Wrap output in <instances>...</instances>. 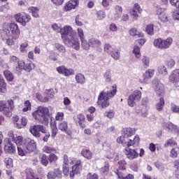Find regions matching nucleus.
I'll return each instance as SVG.
<instances>
[{
  "mask_svg": "<svg viewBox=\"0 0 179 179\" xmlns=\"http://www.w3.org/2000/svg\"><path fill=\"white\" fill-rule=\"evenodd\" d=\"M3 33L6 36V37H8V38H6V44L8 45H13V44H15V41H13V40L19 38L20 29H19L17 24L8 23L4 24Z\"/></svg>",
  "mask_w": 179,
  "mask_h": 179,
  "instance_id": "obj_1",
  "label": "nucleus"
},
{
  "mask_svg": "<svg viewBox=\"0 0 179 179\" xmlns=\"http://www.w3.org/2000/svg\"><path fill=\"white\" fill-rule=\"evenodd\" d=\"M60 34L64 44L69 43L70 45H80V43L78 39L75 38V33H73L71 26L66 25L60 29Z\"/></svg>",
  "mask_w": 179,
  "mask_h": 179,
  "instance_id": "obj_2",
  "label": "nucleus"
},
{
  "mask_svg": "<svg viewBox=\"0 0 179 179\" xmlns=\"http://www.w3.org/2000/svg\"><path fill=\"white\" fill-rule=\"evenodd\" d=\"M115 94H117V86L115 85L112 86V89L108 92H101L98 96V106H101L102 108H107L110 106L108 100L114 97Z\"/></svg>",
  "mask_w": 179,
  "mask_h": 179,
  "instance_id": "obj_3",
  "label": "nucleus"
},
{
  "mask_svg": "<svg viewBox=\"0 0 179 179\" xmlns=\"http://www.w3.org/2000/svg\"><path fill=\"white\" fill-rule=\"evenodd\" d=\"M32 117L40 124L48 125L50 110L47 107L38 106L37 110L32 113Z\"/></svg>",
  "mask_w": 179,
  "mask_h": 179,
  "instance_id": "obj_4",
  "label": "nucleus"
},
{
  "mask_svg": "<svg viewBox=\"0 0 179 179\" xmlns=\"http://www.w3.org/2000/svg\"><path fill=\"white\" fill-rule=\"evenodd\" d=\"M37 146V143L34 140L27 138H25L23 141V143L21 146L17 147V153L18 156H26L29 153H31V152H34L36 150V148Z\"/></svg>",
  "mask_w": 179,
  "mask_h": 179,
  "instance_id": "obj_5",
  "label": "nucleus"
},
{
  "mask_svg": "<svg viewBox=\"0 0 179 179\" xmlns=\"http://www.w3.org/2000/svg\"><path fill=\"white\" fill-rule=\"evenodd\" d=\"M117 143H121L123 146L127 148H138L141 138L138 135H136L134 138H125L124 136H120L117 138Z\"/></svg>",
  "mask_w": 179,
  "mask_h": 179,
  "instance_id": "obj_6",
  "label": "nucleus"
},
{
  "mask_svg": "<svg viewBox=\"0 0 179 179\" xmlns=\"http://www.w3.org/2000/svg\"><path fill=\"white\" fill-rule=\"evenodd\" d=\"M15 108V102L13 100L8 99L7 101H0V112L2 113L5 117H10L12 115V112Z\"/></svg>",
  "mask_w": 179,
  "mask_h": 179,
  "instance_id": "obj_7",
  "label": "nucleus"
},
{
  "mask_svg": "<svg viewBox=\"0 0 179 179\" xmlns=\"http://www.w3.org/2000/svg\"><path fill=\"white\" fill-rule=\"evenodd\" d=\"M70 164L72 166L71 171V178L75 177V174L80 173L82 171V162L76 158H71L70 160Z\"/></svg>",
  "mask_w": 179,
  "mask_h": 179,
  "instance_id": "obj_8",
  "label": "nucleus"
},
{
  "mask_svg": "<svg viewBox=\"0 0 179 179\" xmlns=\"http://www.w3.org/2000/svg\"><path fill=\"white\" fill-rule=\"evenodd\" d=\"M141 99H142V92L136 90L129 96L127 104L129 107H135L136 106V101H141Z\"/></svg>",
  "mask_w": 179,
  "mask_h": 179,
  "instance_id": "obj_9",
  "label": "nucleus"
},
{
  "mask_svg": "<svg viewBox=\"0 0 179 179\" xmlns=\"http://www.w3.org/2000/svg\"><path fill=\"white\" fill-rule=\"evenodd\" d=\"M29 132L35 136V138H40L42 134H47V129L43 125L36 124L34 126H31L29 128Z\"/></svg>",
  "mask_w": 179,
  "mask_h": 179,
  "instance_id": "obj_10",
  "label": "nucleus"
},
{
  "mask_svg": "<svg viewBox=\"0 0 179 179\" xmlns=\"http://www.w3.org/2000/svg\"><path fill=\"white\" fill-rule=\"evenodd\" d=\"M152 87L159 97H164V85L159 80L152 81Z\"/></svg>",
  "mask_w": 179,
  "mask_h": 179,
  "instance_id": "obj_11",
  "label": "nucleus"
},
{
  "mask_svg": "<svg viewBox=\"0 0 179 179\" xmlns=\"http://www.w3.org/2000/svg\"><path fill=\"white\" fill-rule=\"evenodd\" d=\"M8 138L10 141L14 142V143L17 145V148L22 146V145H23V142H24V140H23V136L13 134V131H8Z\"/></svg>",
  "mask_w": 179,
  "mask_h": 179,
  "instance_id": "obj_12",
  "label": "nucleus"
},
{
  "mask_svg": "<svg viewBox=\"0 0 179 179\" xmlns=\"http://www.w3.org/2000/svg\"><path fill=\"white\" fill-rule=\"evenodd\" d=\"M4 152L8 155H15L16 153V146L12 143L8 138L4 139Z\"/></svg>",
  "mask_w": 179,
  "mask_h": 179,
  "instance_id": "obj_13",
  "label": "nucleus"
},
{
  "mask_svg": "<svg viewBox=\"0 0 179 179\" xmlns=\"http://www.w3.org/2000/svg\"><path fill=\"white\" fill-rule=\"evenodd\" d=\"M15 20L22 26H26L30 20H31V16L26 13H18L15 15Z\"/></svg>",
  "mask_w": 179,
  "mask_h": 179,
  "instance_id": "obj_14",
  "label": "nucleus"
},
{
  "mask_svg": "<svg viewBox=\"0 0 179 179\" xmlns=\"http://www.w3.org/2000/svg\"><path fill=\"white\" fill-rule=\"evenodd\" d=\"M149 101V99L148 98H143V104L141 106V107H136V113L137 114L141 113V116L143 117H148V105H146V103Z\"/></svg>",
  "mask_w": 179,
  "mask_h": 179,
  "instance_id": "obj_15",
  "label": "nucleus"
},
{
  "mask_svg": "<svg viewBox=\"0 0 179 179\" xmlns=\"http://www.w3.org/2000/svg\"><path fill=\"white\" fill-rule=\"evenodd\" d=\"M169 83L175 86L179 83V69L173 70L169 76Z\"/></svg>",
  "mask_w": 179,
  "mask_h": 179,
  "instance_id": "obj_16",
  "label": "nucleus"
},
{
  "mask_svg": "<svg viewBox=\"0 0 179 179\" xmlns=\"http://www.w3.org/2000/svg\"><path fill=\"white\" fill-rule=\"evenodd\" d=\"M155 75V69H149L143 74V80H140V83H145L148 85L150 82V79Z\"/></svg>",
  "mask_w": 179,
  "mask_h": 179,
  "instance_id": "obj_17",
  "label": "nucleus"
},
{
  "mask_svg": "<svg viewBox=\"0 0 179 179\" xmlns=\"http://www.w3.org/2000/svg\"><path fill=\"white\" fill-rule=\"evenodd\" d=\"M156 13L158 16V19H159L161 22H167L169 20V17L167 13H166V8L157 7L156 8Z\"/></svg>",
  "mask_w": 179,
  "mask_h": 179,
  "instance_id": "obj_18",
  "label": "nucleus"
},
{
  "mask_svg": "<svg viewBox=\"0 0 179 179\" xmlns=\"http://www.w3.org/2000/svg\"><path fill=\"white\" fill-rule=\"evenodd\" d=\"M129 13L134 20H138V17H139L138 13H142V8H141V6H139L138 3H136L133 9L129 11Z\"/></svg>",
  "mask_w": 179,
  "mask_h": 179,
  "instance_id": "obj_19",
  "label": "nucleus"
},
{
  "mask_svg": "<svg viewBox=\"0 0 179 179\" xmlns=\"http://www.w3.org/2000/svg\"><path fill=\"white\" fill-rule=\"evenodd\" d=\"M56 71L58 72V73H60L61 75H64V76H71V75H73L75 73V71L72 69H66L64 66H59L56 69Z\"/></svg>",
  "mask_w": 179,
  "mask_h": 179,
  "instance_id": "obj_20",
  "label": "nucleus"
},
{
  "mask_svg": "<svg viewBox=\"0 0 179 179\" xmlns=\"http://www.w3.org/2000/svg\"><path fill=\"white\" fill-rule=\"evenodd\" d=\"M125 155L129 160H134V159H138L139 153L136 151V149H126Z\"/></svg>",
  "mask_w": 179,
  "mask_h": 179,
  "instance_id": "obj_21",
  "label": "nucleus"
},
{
  "mask_svg": "<svg viewBox=\"0 0 179 179\" xmlns=\"http://www.w3.org/2000/svg\"><path fill=\"white\" fill-rule=\"evenodd\" d=\"M78 5H79V0H70L64 6V12L72 10V9H75L76 6Z\"/></svg>",
  "mask_w": 179,
  "mask_h": 179,
  "instance_id": "obj_22",
  "label": "nucleus"
},
{
  "mask_svg": "<svg viewBox=\"0 0 179 179\" xmlns=\"http://www.w3.org/2000/svg\"><path fill=\"white\" fill-rule=\"evenodd\" d=\"M122 16V7L121 6H115L113 8L114 20H120Z\"/></svg>",
  "mask_w": 179,
  "mask_h": 179,
  "instance_id": "obj_23",
  "label": "nucleus"
},
{
  "mask_svg": "<svg viewBox=\"0 0 179 179\" xmlns=\"http://www.w3.org/2000/svg\"><path fill=\"white\" fill-rule=\"evenodd\" d=\"M73 120L76 124H78L81 128H85L86 126L85 125V123H83L85 120V115L80 113L76 116H74Z\"/></svg>",
  "mask_w": 179,
  "mask_h": 179,
  "instance_id": "obj_24",
  "label": "nucleus"
},
{
  "mask_svg": "<svg viewBox=\"0 0 179 179\" xmlns=\"http://www.w3.org/2000/svg\"><path fill=\"white\" fill-rule=\"evenodd\" d=\"M162 127L167 132H176L178 126L171 122H164Z\"/></svg>",
  "mask_w": 179,
  "mask_h": 179,
  "instance_id": "obj_25",
  "label": "nucleus"
},
{
  "mask_svg": "<svg viewBox=\"0 0 179 179\" xmlns=\"http://www.w3.org/2000/svg\"><path fill=\"white\" fill-rule=\"evenodd\" d=\"M165 104L166 101H164V96H160L155 104V110H157V111H162L163 108H164Z\"/></svg>",
  "mask_w": 179,
  "mask_h": 179,
  "instance_id": "obj_26",
  "label": "nucleus"
},
{
  "mask_svg": "<svg viewBox=\"0 0 179 179\" xmlns=\"http://www.w3.org/2000/svg\"><path fill=\"white\" fill-rule=\"evenodd\" d=\"M132 135H135V129L126 128L124 129L123 134L120 136H123L125 139H129V137L132 136Z\"/></svg>",
  "mask_w": 179,
  "mask_h": 179,
  "instance_id": "obj_27",
  "label": "nucleus"
},
{
  "mask_svg": "<svg viewBox=\"0 0 179 179\" xmlns=\"http://www.w3.org/2000/svg\"><path fill=\"white\" fill-rule=\"evenodd\" d=\"M57 128L62 131V132H65L68 134V122L63 120L62 122H59L57 124Z\"/></svg>",
  "mask_w": 179,
  "mask_h": 179,
  "instance_id": "obj_28",
  "label": "nucleus"
},
{
  "mask_svg": "<svg viewBox=\"0 0 179 179\" xmlns=\"http://www.w3.org/2000/svg\"><path fill=\"white\" fill-rule=\"evenodd\" d=\"M26 125H27V118L22 117L21 120H18V122L15 124V127L18 129H22V128L26 127Z\"/></svg>",
  "mask_w": 179,
  "mask_h": 179,
  "instance_id": "obj_29",
  "label": "nucleus"
},
{
  "mask_svg": "<svg viewBox=\"0 0 179 179\" xmlns=\"http://www.w3.org/2000/svg\"><path fill=\"white\" fill-rule=\"evenodd\" d=\"M77 31H78V36L80 38L82 45H86V44H87V41H86V39H85V34H83V29H82L81 28H78L77 29Z\"/></svg>",
  "mask_w": 179,
  "mask_h": 179,
  "instance_id": "obj_30",
  "label": "nucleus"
},
{
  "mask_svg": "<svg viewBox=\"0 0 179 179\" xmlns=\"http://www.w3.org/2000/svg\"><path fill=\"white\" fill-rule=\"evenodd\" d=\"M28 12L29 13H31V15L33 16V17H38L40 8H38V7L32 6L28 9Z\"/></svg>",
  "mask_w": 179,
  "mask_h": 179,
  "instance_id": "obj_31",
  "label": "nucleus"
},
{
  "mask_svg": "<svg viewBox=\"0 0 179 179\" xmlns=\"http://www.w3.org/2000/svg\"><path fill=\"white\" fill-rule=\"evenodd\" d=\"M129 33L130 36H132L133 37L137 36V37H143V33L138 31L136 28H131Z\"/></svg>",
  "mask_w": 179,
  "mask_h": 179,
  "instance_id": "obj_32",
  "label": "nucleus"
},
{
  "mask_svg": "<svg viewBox=\"0 0 179 179\" xmlns=\"http://www.w3.org/2000/svg\"><path fill=\"white\" fill-rule=\"evenodd\" d=\"M0 93H6V83L1 75H0Z\"/></svg>",
  "mask_w": 179,
  "mask_h": 179,
  "instance_id": "obj_33",
  "label": "nucleus"
},
{
  "mask_svg": "<svg viewBox=\"0 0 179 179\" xmlns=\"http://www.w3.org/2000/svg\"><path fill=\"white\" fill-rule=\"evenodd\" d=\"M76 81L80 85H85V83H86V79L85 78V76H83L82 73H78L76 76Z\"/></svg>",
  "mask_w": 179,
  "mask_h": 179,
  "instance_id": "obj_34",
  "label": "nucleus"
},
{
  "mask_svg": "<svg viewBox=\"0 0 179 179\" xmlns=\"http://www.w3.org/2000/svg\"><path fill=\"white\" fill-rule=\"evenodd\" d=\"M141 62L143 68H145V69H148V68H149V65H150V59L148 56H143L141 59Z\"/></svg>",
  "mask_w": 179,
  "mask_h": 179,
  "instance_id": "obj_35",
  "label": "nucleus"
},
{
  "mask_svg": "<svg viewBox=\"0 0 179 179\" xmlns=\"http://www.w3.org/2000/svg\"><path fill=\"white\" fill-rule=\"evenodd\" d=\"M155 25L153 24H148L145 27V31L149 36H153L155 34L154 30Z\"/></svg>",
  "mask_w": 179,
  "mask_h": 179,
  "instance_id": "obj_36",
  "label": "nucleus"
},
{
  "mask_svg": "<svg viewBox=\"0 0 179 179\" xmlns=\"http://www.w3.org/2000/svg\"><path fill=\"white\" fill-rule=\"evenodd\" d=\"M82 156L88 160H90L92 157V152L87 149H83L81 152Z\"/></svg>",
  "mask_w": 179,
  "mask_h": 179,
  "instance_id": "obj_37",
  "label": "nucleus"
},
{
  "mask_svg": "<svg viewBox=\"0 0 179 179\" xmlns=\"http://www.w3.org/2000/svg\"><path fill=\"white\" fill-rule=\"evenodd\" d=\"M50 127L52 129V137L55 138L57 136V134H58V129L57 128V123L55 122H50Z\"/></svg>",
  "mask_w": 179,
  "mask_h": 179,
  "instance_id": "obj_38",
  "label": "nucleus"
},
{
  "mask_svg": "<svg viewBox=\"0 0 179 179\" xmlns=\"http://www.w3.org/2000/svg\"><path fill=\"white\" fill-rule=\"evenodd\" d=\"M43 150L45 153H48V154L57 153V149L48 145L44 146L43 148Z\"/></svg>",
  "mask_w": 179,
  "mask_h": 179,
  "instance_id": "obj_39",
  "label": "nucleus"
},
{
  "mask_svg": "<svg viewBox=\"0 0 179 179\" xmlns=\"http://www.w3.org/2000/svg\"><path fill=\"white\" fill-rule=\"evenodd\" d=\"M132 53L137 59H139L141 58V48L139 46H134Z\"/></svg>",
  "mask_w": 179,
  "mask_h": 179,
  "instance_id": "obj_40",
  "label": "nucleus"
},
{
  "mask_svg": "<svg viewBox=\"0 0 179 179\" xmlns=\"http://www.w3.org/2000/svg\"><path fill=\"white\" fill-rule=\"evenodd\" d=\"M3 75L6 80H8V82H12V80H13L14 77H13V73H12V72L6 70V71H4Z\"/></svg>",
  "mask_w": 179,
  "mask_h": 179,
  "instance_id": "obj_41",
  "label": "nucleus"
},
{
  "mask_svg": "<svg viewBox=\"0 0 179 179\" xmlns=\"http://www.w3.org/2000/svg\"><path fill=\"white\" fill-rule=\"evenodd\" d=\"M103 79L106 83H111V71H106L103 74Z\"/></svg>",
  "mask_w": 179,
  "mask_h": 179,
  "instance_id": "obj_42",
  "label": "nucleus"
},
{
  "mask_svg": "<svg viewBox=\"0 0 179 179\" xmlns=\"http://www.w3.org/2000/svg\"><path fill=\"white\" fill-rule=\"evenodd\" d=\"M166 148L169 146H177V141L174 138H169L164 144Z\"/></svg>",
  "mask_w": 179,
  "mask_h": 179,
  "instance_id": "obj_43",
  "label": "nucleus"
},
{
  "mask_svg": "<svg viewBox=\"0 0 179 179\" xmlns=\"http://www.w3.org/2000/svg\"><path fill=\"white\" fill-rule=\"evenodd\" d=\"M109 169H110V165H108V162H105L104 166L101 169V173L103 176H106V174H108Z\"/></svg>",
  "mask_w": 179,
  "mask_h": 179,
  "instance_id": "obj_44",
  "label": "nucleus"
},
{
  "mask_svg": "<svg viewBox=\"0 0 179 179\" xmlns=\"http://www.w3.org/2000/svg\"><path fill=\"white\" fill-rule=\"evenodd\" d=\"M96 15L97 17V20H103V19L106 18V11L99 10L96 12Z\"/></svg>",
  "mask_w": 179,
  "mask_h": 179,
  "instance_id": "obj_45",
  "label": "nucleus"
},
{
  "mask_svg": "<svg viewBox=\"0 0 179 179\" xmlns=\"http://www.w3.org/2000/svg\"><path fill=\"white\" fill-rule=\"evenodd\" d=\"M101 42L96 38H92L88 41V45H100Z\"/></svg>",
  "mask_w": 179,
  "mask_h": 179,
  "instance_id": "obj_46",
  "label": "nucleus"
},
{
  "mask_svg": "<svg viewBox=\"0 0 179 179\" xmlns=\"http://www.w3.org/2000/svg\"><path fill=\"white\" fill-rule=\"evenodd\" d=\"M4 163L7 169H11V167H13V162L11 158H6L4 159Z\"/></svg>",
  "mask_w": 179,
  "mask_h": 179,
  "instance_id": "obj_47",
  "label": "nucleus"
},
{
  "mask_svg": "<svg viewBox=\"0 0 179 179\" xmlns=\"http://www.w3.org/2000/svg\"><path fill=\"white\" fill-rule=\"evenodd\" d=\"M31 110V103L29 101H25L24 102V108H23V113H27V111H30Z\"/></svg>",
  "mask_w": 179,
  "mask_h": 179,
  "instance_id": "obj_48",
  "label": "nucleus"
},
{
  "mask_svg": "<svg viewBox=\"0 0 179 179\" xmlns=\"http://www.w3.org/2000/svg\"><path fill=\"white\" fill-rule=\"evenodd\" d=\"M111 57L115 61H118V59H120V50H118V49H115L111 54Z\"/></svg>",
  "mask_w": 179,
  "mask_h": 179,
  "instance_id": "obj_49",
  "label": "nucleus"
},
{
  "mask_svg": "<svg viewBox=\"0 0 179 179\" xmlns=\"http://www.w3.org/2000/svg\"><path fill=\"white\" fill-rule=\"evenodd\" d=\"M72 159H73V157L68 158V155H64L63 157V166H69Z\"/></svg>",
  "mask_w": 179,
  "mask_h": 179,
  "instance_id": "obj_50",
  "label": "nucleus"
},
{
  "mask_svg": "<svg viewBox=\"0 0 179 179\" xmlns=\"http://www.w3.org/2000/svg\"><path fill=\"white\" fill-rule=\"evenodd\" d=\"M175 169H177L178 171H176L175 177L179 179V159H176L173 162Z\"/></svg>",
  "mask_w": 179,
  "mask_h": 179,
  "instance_id": "obj_51",
  "label": "nucleus"
},
{
  "mask_svg": "<svg viewBox=\"0 0 179 179\" xmlns=\"http://www.w3.org/2000/svg\"><path fill=\"white\" fill-rule=\"evenodd\" d=\"M64 114L63 112H58L55 115V120L56 121L61 122L64 121Z\"/></svg>",
  "mask_w": 179,
  "mask_h": 179,
  "instance_id": "obj_52",
  "label": "nucleus"
},
{
  "mask_svg": "<svg viewBox=\"0 0 179 179\" xmlns=\"http://www.w3.org/2000/svg\"><path fill=\"white\" fill-rule=\"evenodd\" d=\"M158 72L159 73H161V75L166 76V75L168 73L167 68H166L164 66H160L158 68Z\"/></svg>",
  "mask_w": 179,
  "mask_h": 179,
  "instance_id": "obj_53",
  "label": "nucleus"
},
{
  "mask_svg": "<svg viewBox=\"0 0 179 179\" xmlns=\"http://www.w3.org/2000/svg\"><path fill=\"white\" fill-rule=\"evenodd\" d=\"M48 160L50 163H55V162L58 160V157L54 153H50L48 157Z\"/></svg>",
  "mask_w": 179,
  "mask_h": 179,
  "instance_id": "obj_54",
  "label": "nucleus"
},
{
  "mask_svg": "<svg viewBox=\"0 0 179 179\" xmlns=\"http://www.w3.org/2000/svg\"><path fill=\"white\" fill-rule=\"evenodd\" d=\"M63 174H64V176H69V177H71V171H69V165H63Z\"/></svg>",
  "mask_w": 179,
  "mask_h": 179,
  "instance_id": "obj_55",
  "label": "nucleus"
},
{
  "mask_svg": "<svg viewBox=\"0 0 179 179\" xmlns=\"http://www.w3.org/2000/svg\"><path fill=\"white\" fill-rule=\"evenodd\" d=\"M115 113L114 112V110H110L108 111H106L104 113L103 115L104 117H107V118H114V115H115Z\"/></svg>",
  "mask_w": 179,
  "mask_h": 179,
  "instance_id": "obj_56",
  "label": "nucleus"
},
{
  "mask_svg": "<svg viewBox=\"0 0 179 179\" xmlns=\"http://www.w3.org/2000/svg\"><path fill=\"white\" fill-rule=\"evenodd\" d=\"M36 99L39 101H41L42 103H46V101H48L49 98L45 96V97H43V96H41V94H36Z\"/></svg>",
  "mask_w": 179,
  "mask_h": 179,
  "instance_id": "obj_57",
  "label": "nucleus"
},
{
  "mask_svg": "<svg viewBox=\"0 0 179 179\" xmlns=\"http://www.w3.org/2000/svg\"><path fill=\"white\" fill-rule=\"evenodd\" d=\"M171 110L172 111V113H175V114H178L179 106L176 105L175 103H171Z\"/></svg>",
  "mask_w": 179,
  "mask_h": 179,
  "instance_id": "obj_58",
  "label": "nucleus"
},
{
  "mask_svg": "<svg viewBox=\"0 0 179 179\" xmlns=\"http://www.w3.org/2000/svg\"><path fill=\"white\" fill-rule=\"evenodd\" d=\"M119 169L125 170L127 169V162L121 160L118 162Z\"/></svg>",
  "mask_w": 179,
  "mask_h": 179,
  "instance_id": "obj_59",
  "label": "nucleus"
},
{
  "mask_svg": "<svg viewBox=\"0 0 179 179\" xmlns=\"http://www.w3.org/2000/svg\"><path fill=\"white\" fill-rule=\"evenodd\" d=\"M114 48L111 45H106L104 46V51L105 52H107V54H112V52H114Z\"/></svg>",
  "mask_w": 179,
  "mask_h": 179,
  "instance_id": "obj_60",
  "label": "nucleus"
},
{
  "mask_svg": "<svg viewBox=\"0 0 179 179\" xmlns=\"http://www.w3.org/2000/svg\"><path fill=\"white\" fill-rule=\"evenodd\" d=\"M166 65L168 68L171 69V68H173V66L176 65V61L174 59H171L168 62H166Z\"/></svg>",
  "mask_w": 179,
  "mask_h": 179,
  "instance_id": "obj_61",
  "label": "nucleus"
},
{
  "mask_svg": "<svg viewBox=\"0 0 179 179\" xmlns=\"http://www.w3.org/2000/svg\"><path fill=\"white\" fill-rule=\"evenodd\" d=\"M48 157L46 155H43L41 157V164H43V166H48Z\"/></svg>",
  "mask_w": 179,
  "mask_h": 179,
  "instance_id": "obj_62",
  "label": "nucleus"
},
{
  "mask_svg": "<svg viewBox=\"0 0 179 179\" xmlns=\"http://www.w3.org/2000/svg\"><path fill=\"white\" fill-rule=\"evenodd\" d=\"M169 3L172 6H175V8L179 9V0H169Z\"/></svg>",
  "mask_w": 179,
  "mask_h": 179,
  "instance_id": "obj_63",
  "label": "nucleus"
},
{
  "mask_svg": "<svg viewBox=\"0 0 179 179\" xmlns=\"http://www.w3.org/2000/svg\"><path fill=\"white\" fill-rule=\"evenodd\" d=\"M172 16L175 20H179V10H175L172 12Z\"/></svg>",
  "mask_w": 179,
  "mask_h": 179,
  "instance_id": "obj_64",
  "label": "nucleus"
}]
</instances>
